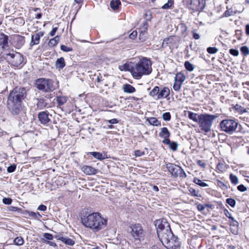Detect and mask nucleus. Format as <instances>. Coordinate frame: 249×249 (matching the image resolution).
<instances>
[{"label":"nucleus","mask_w":249,"mask_h":249,"mask_svg":"<svg viewBox=\"0 0 249 249\" xmlns=\"http://www.w3.org/2000/svg\"><path fill=\"white\" fill-rule=\"evenodd\" d=\"M182 84L174 80V83L173 84V88L175 91H178L181 89Z\"/></svg>","instance_id":"43"},{"label":"nucleus","mask_w":249,"mask_h":249,"mask_svg":"<svg viewBox=\"0 0 249 249\" xmlns=\"http://www.w3.org/2000/svg\"><path fill=\"white\" fill-rule=\"evenodd\" d=\"M49 116H52L47 110L43 111L38 114V118L41 124H46L51 122Z\"/></svg>","instance_id":"11"},{"label":"nucleus","mask_w":249,"mask_h":249,"mask_svg":"<svg viewBox=\"0 0 249 249\" xmlns=\"http://www.w3.org/2000/svg\"><path fill=\"white\" fill-rule=\"evenodd\" d=\"M137 31L135 30L133 31L129 36V37L131 39H134L136 38L137 36Z\"/></svg>","instance_id":"59"},{"label":"nucleus","mask_w":249,"mask_h":249,"mask_svg":"<svg viewBox=\"0 0 249 249\" xmlns=\"http://www.w3.org/2000/svg\"><path fill=\"white\" fill-rule=\"evenodd\" d=\"M0 46L3 49L8 46V36L3 33L0 34Z\"/></svg>","instance_id":"19"},{"label":"nucleus","mask_w":249,"mask_h":249,"mask_svg":"<svg viewBox=\"0 0 249 249\" xmlns=\"http://www.w3.org/2000/svg\"><path fill=\"white\" fill-rule=\"evenodd\" d=\"M16 45L18 47H21L25 43V37L20 35H18L15 38Z\"/></svg>","instance_id":"27"},{"label":"nucleus","mask_w":249,"mask_h":249,"mask_svg":"<svg viewBox=\"0 0 249 249\" xmlns=\"http://www.w3.org/2000/svg\"><path fill=\"white\" fill-rule=\"evenodd\" d=\"M66 65L64 58L62 57L58 58L55 62V67L57 69H63Z\"/></svg>","instance_id":"21"},{"label":"nucleus","mask_w":249,"mask_h":249,"mask_svg":"<svg viewBox=\"0 0 249 249\" xmlns=\"http://www.w3.org/2000/svg\"><path fill=\"white\" fill-rule=\"evenodd\" d=\"M228 167L229 165H228L224 162H219L217 165L216 168L219 172L223 173L227 170Z\"/></svg>","instance_id":"30"},{"label":"nucleus","mask_w":249,"mask_h":249,"mask_svg":"<svg viewBox=\"0 0 249 249\" xmlns=\"http://www.w3.org/2000/svg\"><path fill=\"white\" fill-rule=\"evenodd\" d=\"M13 201L12 199L9 197H4L2 199V202L6 205H10Z\"/></svg>","instance_id":"56"},{"label":"nucleus","mask_w":249,"mask_h":249,"mask_svg":"<svg viewBox=\"0 0 249 249\" xmlns=\"http://www.w3.org/2000/svg\"><path fill=\"white\" fill-rule=\"evenodd\" d=\"M162 117L164 121H169L171 120V115L169 112H166L162 114Z\"/></svg>","instance_id":"46"},{"label":"nucleus","mask_w":249,"mask_h":249,"mask_svg":"<svg viewBox=\"0 0 249 249\" xmlns=\"http://www.w3.org/2000/svg\"><path fill=\"white\" fill-rule=\"evenodd\" d=\"M12 65L15 67H18L23 63V57L20 53H16V56L15 59L10 60Z\"/></svg>","instance_id":"17"},{"label":"nucleus","mask_w":249,"mask_h":249,"mask_svg":"<svg viewBox=\"0 0 249 249\" xmlns=\"http://www.w3.org/2000/svg\"><path fill=\"white\" fill-rule=\"evenodd\" d=\"M16 165L13 164L7 167V171L8 173H11L14 172L16 170Z\"/></svg>","instance_id":"53"},{"label":"nucleus","mask_w":249,"mask_h":249,"mask_svg":"<svg viewBox=\"0 0 249 249\" xmlns=\"http://www.w3.org/2000/svg\"><path fill=\"white\" fill-rule=\"evenodd\" d=\"M41 240L43 242L49 245L50 246H53V247H57L56 244L54 242L51 241H47L44 238H42Z\"/></svg>","instance_id":"55"},{"label":"nucleus","mask_w":249,"mask_h":249,"mask_svg":"<svg viewBox=\"0 0 249 249\" xmlns=\"http://www.w3.org/2000/svg\"><path fill=\"white\" fill-rule=\"evenodd\" d=\"M178 177L179 176L182 178H186L187 175L184 170L180 166L178 169Z\"/></svg>","instance_id":"48"},{"label":"nucleus","mask_w":249,"mask_h":249,"mask_svg":"<svg viewBox=\"0 0 249 249\" xmlns=\"http://www.w3.org/2000/svg\"><path fill=\"white\" fill-rule=\"evenodd\" d=\"M14 243L16 245L21 246L24 244L23 238L21 236H18L14 240Z\"/></svg>","instance_id":"40"},{"label":"nucleus","mask_w":249,"mask_h":249,"mask_svg":"<svg viewBox=\"0 0 249 249\" xmlns=\"http://www.w3.org/2000/svg\"><path fill=\"white\" fill-rule=\"evenodd\" d=\"M170 132L168 130L167 127H162L161 129V131L159 133V137L163 138L165 139L167 138H169L170 136Z\"/></svg>","instance_id":"23"},{"label":"nucleus","mask_w":249,"mask_h":249,"mask_svg":"<svg viewBox=\"0 0 249 249\" xmlns=\"http://www.w3.org/2000/svg\"><path fill=\"white\" fill-rule=\"evenodd\" d=\"M123 91L127 93H132L136 91L135 88L129 84H125L123 87Z\"/></svg>","instance_id":"22"},{"label":"nucleus","mask_w":249,"mask_h":249,"mask_svg":"<svg viewBox=\"0 0 249 249\" xmlns=\"http://www.w3.org/2000/svg\"><path fill=\"white\" fill-rule=\"evenodd\" d=\"M161 233L159 238L163 246L167 249H177L180 247V242L178 236H175L171 230Z\"/></svg>","instance_id":"4"},{"label":"nucleus","mask_w":249,"mask_h":249,"mask_svg":"<svg viewBox=\"0 0 249 249\" xmlns=\"http://www.w3.org/2000/svg\"><path fill=\"white\" fill-rule=\"evenodd\" d=\"M43 35L44 33L43 32H39L35 35H32L31 36L30 46H33L38 44L40 42V37L43 36Z\"/></svg>","instance_id":"16"},{"label":"nucleus","mask_w":249,"mask_h":249,"mask_svg":"<svg viewBox=\"0 0 249 249\" xmlns=\"http://www.w3.org/2000/svg\"><path fill=\"white\" fill-rule=\"evenodd\" d=\"M53 81L49 79L40 78L36 80L35 85L36 88L45 92H49L53 89Z\"/></svg>","instance_id":"8"},{"label":"nucleus","mask_w":249,"mask_h":249,"mask_svg":"<svg viewBox=\"0 0 249 249\" xmlns=\"http://www.w3.org/2000/svg\"><path fill=\"white\" fill-rule=\"evenodd\" d=\"M27 96V90L25 87L17 86L10 91L7 97V107L10 113L19 117L23 108V101Z\"/></svg>","instance_id":"1"},{"label":"nucleus","mask_w":249,"mask_h":249,"mask_svg":"<svg viewBox=\"0 0 249 249\" xmlns=\"http://www.w3.org/2000/svg\"><path fill=\"white\" fill-rule=\"evenodd\" d=\"M216 182L217 186L223 190H227L230 187V186L227 184H228V181L226 183H224L220 180H217Z\"/></svg>","instance_id":"33"},{"label":"nucleus","mask_w":249,"mask_h":249,"mask_svg":"<svg viewBox=\"0 0 249 249\" xmlns=\"http://www.w3.org/2000/svg\"><path fill=\"white\" fill-rule=\"evenodd\" d=\"M152 62L146 57H142L135 64L131 67V72L133 77L136 79H140L143 75H149L152 71Z\"/></svg>","instance_id":"3"},{"label":"nucleus","mask_w":249,"mask_h":249,"mask_svg":"<svg viewBox=\"0 0 249 249\" xmlns=\"http://www.w3.org/2000/svg\"><path fill=\"white\" fill-rule=\"evenodd\" d=\"M67 101V98L65 96H57L56 101L59 106L63 105Z\"/></svg>","instance_id":"36"},{"label":"nucleus","mask_w":249,"mask_h":249,"mask_svg":"<svg viewBox=\"0 0 249 249\" xmlns=\"http://www.w3.org/2000/svg\"><path fill=\"white\" fill-rule=\"evenodd\" d=\"M179 167L180 166L169 162L166 163V167L167 169L168 172L170 173L172 176L174 178H177L178 177V172Z\"/></svg>","instance_id":"12"},{"label":"nucleus","mask_w":249,"mask_h":249,"mask_svg":"<svg viewBox=\"0 0 249 249\" xmlns=\"http://www.w3.org/2000/svg\"><path fill=\"white\" fill-rule=\"evenodd\" d=\"M241 53L244 56L249 54V48L247 46H243L240 49Z\"/></svg>","instance_id":"41"},{"label":"nucleus","mask_w":249,"mask_h":249,"mask_svg":"<svg viewBox=\"0 0 249 249\" xmlns=\"http://www.w3.org/2000/svg\"><path fill=\"white\" fill-rule=\"evenodd\" d=\"M106 121L107 123H108L110 124H118L119 122V120L116 118H114V119H112L108 120H106Z\"/></svg>","instance_id":"58"},{"label":"nucleus","mask_w":249,"mask_h":249,"mask_svg":"<svg viewBox=\"0 0 249 249\" xmlns=\"http://www.w3.org/2000/svg\"><path fill=\"white\" fill-rule=\"evenodd\" d=\"M121 5L120 0H112L110 2V8L113 10H117L119 9Z\"/></svg>","instance_id":"25"},{"label":"nucleus","mask_w":249,"mask_h":249,"mask_svg":"<svg viewBox=\"0 0 249 249\" xmlns=\"http://www.w3.org/2000/svg\"><path fill=\"white\" fill-rule=\"evenodd\" d=\"M160 87L158 86H155L149 93V95L151 97H157L158 99V94H159Z\"/></svg>","instance_id":"34"},{"label":"nucleus","mask_w":249,"mask_h":249,"mask_svg":"<svg viewBox=\"0 0 249 249\" xmlns=\"http://www.w3.org/2000/svg\"><path fill=\"white\" fill-rule=\"evenodd\" d=\"M188 7L194 11L202 10L205 7L204 0H187Z\"/></svg>","instance_id":"10"},{"label":"nucleus","mask_w":249,"mask_h":249,"mask_svg":"<svg viewBox=\"0 0 249 249\" xmlns=\"http://www.w3.org/2000/svg\"><path fill=\"white\" fill-rule=\"evenodd\" d=\"M148 25L146 20L143 21L142 26L140 28V31L146 32Z\"/></svg>","instance_id":"50"},{"label":"nucleus","mask_w":249,"mask_h":249,"mask_svg":"<svg viewBox=\"0 0 249 249\" xmlns=\"http://www.w3.org/2000/svg\"><path fill=\"white\" fill-rule=\"evenodd\" d=\"M234 109L240 114H243L247 112V109L239 104H236L233 107Z\"/></svg>","instance_id":"35"},{"label":"nucleus","mask_w":249,"mask_h":249,"mask_svg":"<svg viewBox=\"0 0 249 249\" xmlns=\"http://www.w3.org/2000/svg\"><path fill=\"white\" fill-rule=\"evenodd\" d=\"M82 171L88 175H95L98 172V170L92 166L84 165L81 168Z\"/></svg>","instance_id":"15"},{"label":"nucleus","mask_w":249,"mask_h":249,"mask_svg":"<svg viewBox=\"0 0 249 249\" xmlns=\"http://www.w3.org/2000/svg\"><path fill=\"white\" fill-rule=\"evenodd\" d=\"M174 80L182 84L185 80V76L182 72H178L176 75Z\"/></svg>","instance_id":"31"},{"label":"nucleus","mask_w":249,"mask_h":249,"mask_svg":"<svg viewBox=\"0 0 249 249\" xmlns=\"http://www.w3.org/2000/svg\"><path fill=\"white\" fill-rule=\"evenodd\" d=\"M37 210L41 211H45L47 210V207L43 204H41L38 207Z\"/></svg>","instance_id":"63"},{"label":"nucleus","mask_w":249,"mask_h":249,"mask_svg":"<svg viewBox=\"0 0 249 249\" xmlns=\"http://www.w3.org/2000/svg\"><path fill=\"white\" fill-rule=\"evenodd\" d=\"M229 178L231 183L234 185H236L238 183V178L236 176L231 173L230 174Z\"/></svg>","instance_id":"37"},{"label":"nucleus","mask_w":249,"mask_h":249,"mask_svg":"<svg viewBox=\"0 0 249 249\" xmlns=\"http://www.w3.org/2000/svg\"><path fill=\"white\" fill-rule=\"evenodd\" d=\"M60 41V36H56L54 37L51 39L48 42V46L52 47L56 46Z\"/></svg>","instance_id":"29"},{"label":"nucleus","mask_w":249,"mask_h":249,"mask_svg":"<svg viewBox=\"0 0 249 249\" xmlns=\"http://www.w3.org/2000/svg\"><path fill=\"white\" fill-rule=\"evenodd\" d=\"M43 238L47 241H51L53 238V235L50 233H44L43 234Z\"/></svg>","instance_id":"51"},{"label":"nucleus","mask_w":249,"mask_h":249,"mask_svg":"<svg viewBox=\"0 0 249 249\" xmlns=\"http://www.w3.org/2000/svg\"><path fill=\"white\" fill-rule=\"evenodd\" d=\"M193 182L201 187H205L208 186V184L204 182L203 180L197 178H194Z\"/></svg>","instance_id":"32"},{"label":"nucleus","mask_w":249,"mask_h":249,"mask_svg":"<svg viewBox=\"0 0 249 249\" xmlns=\"http://www.w3.org/2000/svg\"><path fill=\"white\" fill-rule=\"evenodd\" d=\"M184 67L186 70L189 71H192L194 70V65L189 61H186L184 62Z\"/></svg>","instance_id":"39"},{"label":"nucleus","mask_w":249,"mask_h":249,"mask_svg":"<svg viewBox=\"0 0 249 249\" xmlns=\"http://www.w3.org/2000/svg\"><path fill=\"white\" fill-rule=\"evenodd\" d=\"M129 236L135 241H141L144 240V233L143 228L140 224H131L127 229Z\"/></svg>","instance_id":"6"},{"label":"nucleus","mask_w":249,"mask_h":249,"mask_svg":"<svg viewBox=\"0 0 249 249\" xmlns=\"http://www.w3.org/2000/svg\"><path fill=\"white\" fill-rule=\"evenodd\" d=\"M230 231L231 232L234 234L237 235L239 231V223L237 221L230 224Z\"/></svg>","instance_id":"20"},{"label":"nucleus","mask_w":249,"mask_h":249,"mask_svg":"<svg viewBox=\"0 0 249 249\" xmlns=\"http://www.w3.org/2000/svg\"><path fill=\"white\" fill-rule=\"evenodd\" d=\"M150 249H163V248L161 245L159 244L152 246Z\"/></svg>","instance_id":"64"},{"label":"nucleus","mask_w":249,"mask_h":249,"mask_svg":"<svg viewBox=\"0 0 249 249\" xmlns=\"http://www.w3.org/2000/svg\"><path fill=\"white\" fill-rule=\"evenodd\" d=\"M54 238L57 240L62 241L66 245L72 246L75 244V241L74 240L68 237L63 236L61 234L55 235Z\"/></svg>","instance_id":"14"},{"label":"nucleus","mask_w":249,"mask_h":249,"mask_svg":"<svg viewBox=\"0 0 249 249\" xmlns=\"http://www.w3.org/2000/svg\"><path fill=\"white\" fill-rule=\"evenodd\" d=\"M107 220L102 217L99 213H86L81 216V222L84 226L96 232L104 228L107 224Z\"/></svg>","instance_id":"2"},{"label":"nucleus","mask_w":249,"mask_h":249,"mask_svg":"<svg viewBox=\"0 0 249 249\" xmlns=\"http://www.w3.org/2000/svg\"><path fill=\"white\" fill-rule=\"evenodd\" d=\"M232 15H233L232 11L230 10V9L226 10L224 13V16L226 17H228L231 16Z\"/></svg>","instance_id":"62"},{"label":"nucleus","mask_w":249,"mask_h":249,"mask_svg":"<svg viewBox=\"0 0 249 249\" xmlns=\"http://www.w3.org/2000/svg\"><path fill=\"white\" fill-rule=\"evenodd\" d=\"M200 116L201 114L199 115L192 111H188V118L195 122L198 123Z\"/></svg>","instance_id":"26"},{"label":"nucleus","mask_w":249,"mask_h":249,"mask_svg":"<svg viewBox=\"0 0 249 249\" xmlns=\"http://www.w3.org/2000/svg\"><path fill=\"white\" fill-rule=\"evenodd\" d=\"M229 53L234 56H237L239 55V51L236 49H231Z\"/></svg>","instance_id":"54"},{"label":"nucleus","mask_w":249,"mask_h":249,"mask_svg":"<svg viewBox=\"0 0 249 249\" xmlns=\"http://www.w3.org/2000/svg\"><path fill=\"white\" fill-rule=\"evenodd\" d=\"M154 223L159 238L160 237L161 233H166V231L171 230L170 224L165 218L156 220Z\"/></svg>","instance_id":"9"},{"label":"nucleus","mask_w":249,"mask_h":249,"mask_svg":"<svg viewBox=\"0 0 249 249\" xmlns=\"http://www.w3.org/2000/svg\"><path fill=\"white\" fill-rule=\"evenodd\" d=\"M218 49L215 47H209L207 48V51L210 54H214L216 53Z\"/></svg>","instance_id":"47"},{"label":"nucleus","mask_w":249,"mask_h":249,"mask_svg":"<svg viewBox=\"0 0 249 249\" xmlns=\"http://www.w3.org/2000/svg\"><path fill=\"white\" fill-rule=\"evenodd\" d=\"M174 4V0H168L167 2L162 5L161 8L162 9H171Z\"/></svg>","instance_id":"38"},{"label":"nucleus","mask_w":249,"mask_h":249,"mask_svg":"<svg viewBox=\"0 0 249 249\" xmlns=\"http://www.w3.org/2000/svg\"><path fill=\"white\" fill-rule=\"evenodd\" d=\"M9 211L11 212H18L20 209L18 207L11 206L8 207Z\"/></svg>","instance_id":"60"},{"label":"nucleus","mask_w":249,"mask_h":249,"mask_svg":"<svg viewBox=\"0 0 249 249\" xmlns=\"http://www.w3.org/2000/svg\"><path fill=\"white\" fill-rule=\"evenodd\" d=\"M37 102L36 106L37 108L39 110L44 109L46 108L51 107L50 103L44 98L41 97L36 99Z\"/></svg>","instance_id":"13"},{"label":"nucleus","mask_w":249,"mask_h":249,"mask_svg":"<svg viewBox=\"0 0 249 249\" xmlns=\"http://www.w3.org/2000/svg\"><path fill=\"white\" fill-rule=\"evenodd\" d=\"M146 121L149 123L150 125L159 126L161 125V123L155 117H149L146 119Z\"/></svg>","instance_id":"24"},{"label":"nucleus","mask_w":249,"mask_h":249,"mask_svg":"<svg viewBox=\"0 0 249 249\" xmlns=\"http://www.w3.org/2000/svg\"><path fill=\"white\" fill-rule=\"evenodd\" d=\"M189 192L191 196H194L201 197V196L198 193V191H196L193 188H190L189 189Z\"/></svg>","instance_id":"45"},{"label":"nucleus","mask_w":249,"mask_h":249,"mask_svg":"<svg viewBox=\"0 0 249 249\" xmlns=\"http://www.w3.org/2000/svg\"><path fill=\"white\" fill-rule=\"evenodd\" d=\"M237 190L241 192H244L247 190V188L243 184H240L237 187Z\"/></svg>","instance_id":"57"},{"label":"nucleus","mask_w":249,"mask_h":249,"mask_svg":"<svg viewBox=\"0 0 249 249\" xmlns=\"http://www.w3.org/2000/svg\"><path fill=\"white\" fill-rule=\"evenodd\" d=\"M170 90L167 87H163L160 89L158 99L167 98L170 95Z\"/></svg>","instance_id":"18"},{"label":"nucleus","mask_w":249,"mask_h":249,"mask_svg":"<svg viewBox=\"0 0 249 249\" xmlns=\"http://www.w3.org/2000/svg\"><path fill=\"white\" fill-rule=\"evenodd\" d=\"M217 117V115L209 114H201L198 123L201 131L208 133L211 131L213 121Z\"/></svg>","instance_id":"5"},{"label":"nucleus","mask_w":249,"mask_h":249,"mask_svg":"<svg viewBox=\"0 0 249 249\" xmlns=\"http://www.w3.org/2000/svg\"><path fill=\"white\" fill-rule=\"evenodd\" d=\"M238 123L232 119H225L220 123L221 130L225 132L231 134L235 131L238 126Z\"/></svg>","instance_id":"7"},{"label":"nucleus","mask_w":249,"mask_h":249,"mask_svg":"<svg viewBox=\"0 0 249 249\" xmlns=\"http://www.w3.org/2000/svg\"><path fill=\"white\" fill-rule=\"evenodd\" d=\"M89 154L92 155L95 159L102 160L106 158L105 155H103L102 153L98 152H89Z\"/></svg>","instance_id":"28"},{"label":"nucleus","mask_w":249,"mask_h":249,"mask_svg":"<svg viewBox=\"0 0 249 249\" xmlns=\"http://www.w3.org/2000/svg\"><path fill=\"white\" fill-rule=\"evenodd\" d=\"M144 155V152L140 150H136L135 151V155L136 157H141Z\"/></svg>","instance_id":"61"},{"label":"nucleus","mask_w":249,"mask_h":249,"mask_svg":"<svg viewBox=\"0 0 249 249\" xmlns=\"http://www.w3.org/2000/svg\"><path fill=\"white\" fill-rule=\"evenodd\" d=\"M60 49L64 52H71L73 50V49L71 47H67L65 45H61L60 46Z\"/></svg>","instance_id":"49"},{"label":"nucleus","mask_w":249,"mask_h":249,"mask_svg":"<svg viewBox=\"0 0 249 249\" xmlns=\"http://www.w3.org/2000/svg\"><path fill=\"white\" fill-rule=\"evenodd\" d=\"M145 33V32L140 31L139 39L142 42H143L146 40Z\"/></svg>","instance_id":"52"},{"label":"nucleus","mask_w":249,"mask_h":249,"mask_svg":"<svg viewBox=\"0 0 249 249\" xmlns=\"http://www.w3.org/2000/svg\"><path fill=\"white\" fill-rule=\"evenodd\" d=\"M168 146L171 150L175 151L178 149V144L177 142L172 141Z\"/></svg>","instance_id":"44"},{"label":"nucleus","mask_w":249,"mask_h":249,"mask_svg":"<svg viewBox=\"0 0 249 249\" xmlns=\"http://www.w3.org/2000/svg\"><path fill=\"white\" fill-rule=\"evenodd\" d=\"M226 203L229 205L231 207L234 208L236 205V201L232 198H228L226 199Z\"/></svg>","instance_id":"42"}]
</instances>
